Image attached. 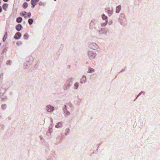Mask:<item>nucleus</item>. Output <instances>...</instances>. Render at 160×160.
<instances>
[{"label":"nucleus","instance_id":"a211bd4d","mask_svg":"<svg viewBox=\"0 0 160 160\" xmlns=\"http://www.w3.org/2000/svg\"><path fill=\"white\" fill-rule=\"evenodd\" d=\"M32 5V8H34V7H35V4H31Z\"/></svg>","mask_w":160,"mask_h":160},{"label":"nucleus","instance_id":"423d86ee","mask_svg":"<svg viewBox=\"0 0 160 160\" xmlns=\"http://www.w3.org/2000/svg\"><path fill=\"white\" fill-rule=\"evenodd\" d=\"M39 1V0H31V4H36V3Z\"/></svg>","mask_w":160,"mask_h":160},{"label":"nucleus","instance_id":"ddd939ff","mask_svg":"<svg viewBox=\"0 0 160 160\" xmlns=\"http://www.w3.org/2000/svg\"><path fill=\"white\" fill-rule=\"evenodd\" d=\"M26 12H22L20 13V15L23 16L26 14Z\"/></svg>","mask_w":160,"mask_h":160},{"label":"nucleus","instance_id":"0eeeda50","mask_svg":"<svg viewBox=\"0 0 160 160\" xmlns=\"http://www.w3.org/2000/svg\"><path fill=\"white\" fill-rule=\"evenodd\" d=\"M94 69L92 68H89L88 71V72L92 73V72H94Z\"/></svg>","mask_w":160,"mask_h":160},{"label":"nucleus","instance_id":"4468645a","mask_svg":"<svg viewBox=\"0 0 160 160\" xmlns=\"http://www.w3.org/2000/svg\"><path fill=\"white\" fill-rule=\"evenodd\" d=\"M74 86L76 87V88L77 89L78 86V83H76L74 84Z\"/></svg>","mask_w":160,"mask_h":160},{"label":"nucleus","instance_id":"dca6fc26","mask_svg":"<svg viewBox=\"0 0 160 160\" xmlns=\"http://www.w3.org/2000/svg\"><path fill=\"white\" fill-rule=\"evenodd\" d=\"M24 37L25 38L27 39L28 37V34H25L24 36Z\"/></svg>","mask_w":160,"mask_h":160},{"label":"nucleus","instance_id":"f03ea898","mask_svg":"<svg viewBox=\"0 0 160 160\" xmlns=\"http://www.w3.org/2000/svg\"><path fill=\"white\" fill-rule=\"evenodd\" d=\"M21 36V34L19 32H17L14 36V38L16 39H18Z\"/></svg>","mask_w":160,"mask_h":160},{"label":"nucleus","instance_id":"2eb2a0df","mask_svg":"<svg viewBox=\"0 0 160 160\" xmlns=\"http://www.w3.org/2000/svg\"><path fill=\"white\" fill-rule=\"evenodd\" d=\"M107 18V17L105 16V15H102V18L103 19H106Z\"/></svg>","mask_w":160,"mask_h":160},{"label":"nucleus","instance_id":"f257e3e1","mask_svg":"<svg viewBox=\"0 0 160 160\" xmlns=\"http://www.w3.org/2000/svg\"><path fill=\"white\" fill-rule=\"evenodd\" d=\"M47 108V110L48 112L52 111L54 110V108L50 105H48Z\"/></svg>","mask_w":160,"mask_h":160},{"label":"nucleus","instance_id":"4be33fe9","mask_svg":"<svg viewBox=\"0 0 160 160\" xmlns=\"http://www.w3.org/2000/svg\"><path fill=\"white\" fill-rule=\"evenodd\" d=\"M4 38H6H6H5V36H4Z\"/></svg>","mask_w":160,"mask_h":160},{"label":"nucleus","instance_id":"f3484780","mask_svg":"<svg viewBox=\"0 0 160 160\" xmlns=\"http://www.w3.org/2000/svg\"><path fill=\"white\" fill-rule=\"evenodd\" d=\"M28 16V17H30L31 16V14L30 12L28 13H27Z\"/></svg>","mask_w":160,"mask_h":160},{"label":"nucleus","instance_id":"39448f33","mask_svg":"<svg viewBox=\"0 0 160 160\" xmlns=\"http://www.w3.org/2000/svg\"><path fill=\"white\" fill-rule=\"evenodd\" d=\"M22 28V26L20 24H18L16 27V29L18 31H20Z\"/></svg>","mask_w":160,"mask_h":160},{"label":"nucleus","instance_id":"412c9836","mask_svg":"<svg viewBox=\"0 0 160 160\" xmlns=\"http://www.w3.org/2000/svg\"><path fill=\"white\" fill-rule=\"evenodd\" d=\"M4 38H6H6H5V36H4Z\"/></svg>","mask_w":160,"mask_h":160},{"label":"nucleus","instance_id":"7ed1b4c3","mask_svg":"<svg viewBox=\"0 0 160 160\" xmlns=\"http://www.w3.org/2000/svg\"><path fill=\"white\" fill-rule=\"evenodd\" d=\"M8 7V4L7 3H5L2 6V8L5 11H6L7 10V8Z\"/></svg>","mask_w":160,"mask_h":160},{"label":"nucleus","instance_id":"1a4fd4ad","mask_svg":"<svg viewBox=\"0 0 160 160\" xmlns=\"http://www.w3.org/2000/svg\"><path fill=\"white\" fill-rule=\"evenodd\" d=\"M120 9H121L120 6H118L116 8V12L117 13L118 12Z\"/></svg>","mask_w":160,"mask_h":160},{"label":"nucleus","instance_id":"6ab92c4d","mask_svg":"<svg viewBox=\"0 0 160 160\" xmlns=\"http://www.w3.org/2000/svg\"><path fill=\"white\" fill-rule=\"evenodd\" d=\"M2 11V8L1 6H0V12Z\"/></svg>","mask_w":160,"mask_h":160},{"label":"nucleus","instance_id":"6e6552de","mask_svg":"<svg viewBox=\"0 0 160 160\" xmlns=\"http://www.w3.org/2000/svg\"><path fill=\"white\" fill-rule=\"evenodd\" d=\"M22 20V18L19 17V18H18L17 19V22H20Z\"/></svg>","mask_w":160,"mask_h":160},{"label":"nucleus","instance_id":"9d476101","mask_svg":"<svg viewBox=\"0 0 160 160\" xmlns=\"http://www.w3.org/2000/svg\"><path fill=\"white\" fill-rule=\"evenodd\" d=\"M22 6L23 8H26L28 6V3L27 2H24L23 5Z\"/></svg>","mask_w":160,"mask_h":160},{"label":"nucleus","instance_id":"9b49d317","mask_svg":"<svg viewBox=\"0 0 160 160\" xmlns=\"http://www.w3.org/2000/svg\"><path fill=\"white\" fill-rule=\"evenodd\" d=\"M82 79H83V81H82V80L81 81V83H82L83 82H85V81L86 80V77L83 76L82 77Z\"/></svg>","mask_w":160,"mask_h":160},{"label":"nucleus","instance_id":"20e7f679","mask_svg":"<svg viewBox=\"0 0 160 160\" xmlns=\"http://www.w3.org/2000/svg\"><path fill=\"white\" fill-rule=\"evenodd\" d=\"M62 126V123L60 122H59L57 123V125L55 126V127L56 128H59L61 127Z\"/></svg>","mask_w":160,"mask_h":160},{"label":"nucleus","instance_id":"aec40b11","mask_svg":"<svg viewBox=\"0 0 160 160\" xmlns=\"http://www.w3.org/2000/svg\"><path fill=\"white\" fill-rule=\"evenodd\" d=\"M3 0V1H4V2H8V0Z\"/></svg>","mask_w":160,"mask_h":160},{"label":"nucleus","instance_id":"f8f14e48","mask_svg":"<svg viewBox=\"0 0 160 160\" xmlns=\"http://www.w3.org/2000/svg\"><path fill=\"white\" fill-rule=\"evenodd\" d=\"M33 21V20L31 18L29 19L28 21V23L30 24H31L32 23Z\"/></svg>","mask_w":160,"mask_h":160}]
</instances>
